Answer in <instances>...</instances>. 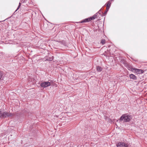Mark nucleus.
Returning a JSON list of instances; mask_svg holds the SVG:
<instances>
[{
	"mask_svg": "<svg viewBox=\"0 0 147 147\" xmlns=\"http://www.w3.org/2000/svg\"><path fill=\"white\" fill-rule=\"evenodd\" d=\"M53 58H54V57L52 56L51 57H49L48 59H47V60H49V61H52V60H53Z\"/></svg>",
	"mask_w": 147,
	"mask_h": 147,
	"instance_id": "4468645a",
	"label": "nucleus"
},
{
	"mask_svg": "<svg viewBox=\"0 0 147 147\" xmlns=\"http://www.w3.org/2000/svg\"><path fill=\"white\" fill-rule=\"evenodd\" d=\"M132 118L131 115H129L127 114H125L122 115L121 116L119 120L120 121H123L124 122H129Z\"/></svg>",
	"mask_w": 147,
	"mask_h": 147,
	"instance_id": "f257e3e1",
	"label": "nucleus"
},
{
	"mask_svg": "<svg viewBox=\"0 0 147 147\" xmlns=\"http://www.w3.org/2000/svg\"><path fill=\"white\" fill-rule=\"evenodd\" d=\"M109 9L106 8V10L105 11V12L103 13V14L105 15L107 13V12L109 11Z\"/></svg>",
	"mask_w": 147,
	"mask_h": 147,
	"instance_id": "2eb2a0df",
	"label": "nucleus"
},
{
	"mask_svg": "<svg viewBox=\"0 0 147 147\" xmlns=\"http://www.w3.org/2000/svg\"><path fill=\"white\" fill-rule=\"evenodd\" d=\"M91 20L90 19V17L88 18L85 19H84L80 22H77V23H83L84 22H88Z\"/></svg>",
	"mask_w": 147,
	"mask_h": 147,
	"instance_id": "423d86ee",
	"label": "nucleus"
},
{
	"mask_svg": "<svg viewBox=\"0 0 147 147\" xmlns=\"http://www.w3.org/2000/svg\"><path fill=\"white\" fill-rule=\"evenodd\" d=\"M123 64H124L125 66L127 67L129 65L128 64L127 62L126 61H123Z\"/></svg>",
	"mask_w": 147,
	"mask_h": 147,
	"instance_id": "f8f14e48",
	"label": "nucleus"
},
{
	"mask_svg": "<svg viewBox=\"0 0 147 147\" xmlns=\"http://www.w3.org/2000/svg\"><path fill=\"white\" fill-rule=\"evenodd\" d=\"M21 3H19V5L17 9L15 11H16L18 10L19 9V8H20V6L21 5Z\"/></svg>",
	"mask_w": 147,
	"mask_h": 147,
	"instance_id": "dca6fc26",
	"label": "nucleus"
},
{
	"mask_svg": "<svg viewBox=\"0 0 147 147\" xmlns=\"http://www.w3.org/2000/svg\"><path fill=\"white\" fill-rule=\"evenodd\" d=\"M130 78L131 79L135 80L137 79V77L134 75L131 74L129 75Z\"/></svg>",
	"mask_w": 147,
	"mask_h": 147,
	"instance_id": "0eeeda50",
	"label": "nucleus"
},
{
	"mask_svg": "<svg viewBox=\"0 0 147 147\" xmlns=\"http://www.w3.org/2000/svg\"><path fill=\"white\" fill-rule=\"evenodd\" d=\"M105 40L104 39H102L100 43L102 44V45L105 44Z\"/></svg>",
	"mask_w": 147,
	"mask_h": 147,
	"instance_id": "ddd939ff",
	"label": "nucleus"
},
{
	"mask_svg": "<svg viewBox=\"0 0 147 147\" xmlns=\"http://www.w3.org/2000/svg\"><path fill=\"white\" fill-rule=\"evenodd\" d=\"M13 115V113L7 112H2L1 111H0V119L1 118L4 119L7 117H11Z\"/></svg>",
	"mask_w": 147,
	"mask_h": 147,
	"instance_id": "f03ea898",
	"label": "nucleus"
},
{
	"mask_svg": "<svg viewBox=\"0 0 147 147\" xmlns=\"http://www.w3.org/2000/svg\"><path fill=\"white\" fill-rule=\"evenodd\" d=\"M134 72L136 73L137 74H140L143 73V71L141 69L135 68Z\"/></svg>",
	"mask_w": 147,
	"mask_h": 147,
	"instance_id": "39448f33",
	"label": "nucleus"
},
{
	"mask_svg": "<svg viewBox=\"0 0 147 147\" xmlns=\"http://www.w3.org/2000/svg\"><path fill=\"white\" fill-rule=\"evenodd\" d=\"M102 13L101 10V9L99 11L96 13H98L100 15H101Z\"/></svg>",
	"mask_w": 147,
	"mask_h": 147,
	"instance_id": "a211bd4d",
	"label": "nucleus"
},
{
	"mask_svg": "<svg viewBox=\"0 0 147 147\" xmlns=\"http://www.w3.org/2000/svg\"><path fill=\"white\" fill-rule=\"evenodd\" d=\"M117 147H128V144L124 142H119L116 144Z\"/></svg>",
	"mask_w": 147,
	"mask_h": 147,
	"instance_id": "20e7f679",
	"label": "nucleus"
},
{
	"mask_svg": "<svg viewBox=\"0 0 147 147\" xmlns=\"http://www.w3.org/2000/svg\"><path fill=\"white\" fill-rule=\"evenodd\" d=\"M51 83L49 81L42 82L40 84V86L42 88H45L50 86Z\"/></svg>",
	"mask_w": 147,
	"mask_h": 147,
	"instance_id": "7ed1b4c3",
	"label": "nucleus"
},
{
	"mask_svg": "<svg viewBox=\"0 0 147 147\" xmlns=\"http://www.w3.org/2000/svg\"><path fill=\"white\" fill-rule=\"evenodd\" d=\"M97 13H96V14H94V16H93L92 17H90V19L91 20L95 19V18H96L97 16Z\"/></svg>",
	"mask_w": 147,
	"mask_h": 147,
	"instance_id": "9b49d317",
	"label": "nucleus"
},
{
	"mask_svg": "<svg viewBox=\"0 0 147 147\" xmlns=\"http://www.w3.org/2000/svg\"><path fill=\"white\" fill-rule=\"evenodd\" d=\"M2 75L3 74L2 72L0 71V79H1L2 78Z\"/></svg>",
	"mask_w": 147,
	"mask_h": 147,
	"instance_id": "f3484780",
	"label": "nucleus"
},
{
	"mask_svg": "<svg viewBox=\"0 0 147 147\" xmlns=\"http://www.w3.org/2000/svg\"><path fill=\"white\" fill-rule=\"evenodd\" d=\"M21 2L22 3L26 2V0H24L23 1V0H21Z\"/></svg>",
	"mask_w": 147,
	"mask_h": 147,
	"instance_id": "6ab92c4d",
	"label": "nucleus"
},
{
	"mask_svg": "<svg viewBox=\"0 0 147 147\" xmlns=\"http://www.w3.org/2000/svg\"><path fill=\"white\" fill-rule=\"evenodd\" d=\"M111 1H109L107 2L106 3L107 8L109 9L111 5Z\"/></svg>",
	"mask_w": 147,
	"mask_h": 147,
	"instance_id": "1a4fd4ad",
	"label": "nucleus"
},
{
	"mask_svg": "<svg viewBox=\"0 0 147 147\" xmlns=\"http://www.w3.org/2000/svg\"><path fill=\"white\" fill-rule=\"evenodd\" d=\"M96 68L98 72L101 71L102 69V68L101 67H100L99 66H96Z\"/></svg>",
	"mask_w": 147,
	"mask_h": 147,
	"instance_id": "9d476101",
	"label": "nucleus"
},
{
	"mask_svg": "<svg viewBox=\"0 0 147 147\" xmlns=\"http://www.w3.org/2000/svg\"><path fill=\"white\" fill-rule=\"evenodd\" d=\"M128 70H130L132 72H134L135 68H133L130 65H129L127 67Z\"/></svg>",
	"mask_w": 147,
	"mask_h": 147,
	"instance_id": "6e6552de",
	"label": "nucleus"
}]
</instances>
